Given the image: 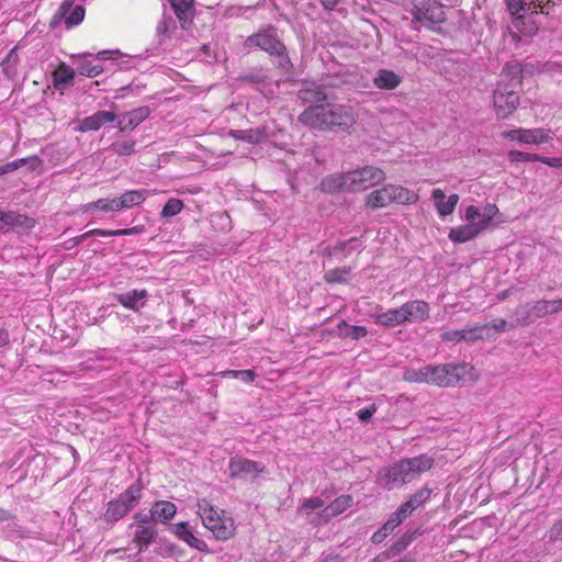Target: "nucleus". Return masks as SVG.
<instances>
[{
  "label": "nucleus",
  "instance_id": "31",
  "mask_svg": "<svg viewBox=\"0 0 562 562\" xmlns=\"http://www.w3.org/2000/svg\"><path fill=\"white\" fill-rule=\"evenodd\" d=\"M42 160L37 156H30L26 158H20L13 161L5 162L0 166V176L13 172L14 170L27 166L29 170H35L42 166Z\"/></svg>",
  "mask_w": 562,
  "mask_h": 562
},
{
  "label": "nucleus",
  "instance_id": "50",
  "mask_svg": "<svg viewBox=\"0 0 562 562\" xmlns=\"http://www.w3.org/2000/svg\"><path fill=\"white\" fill-rule=\"evenodd\" d=\"M348 244H355V249L361 248L360 239L358 237H351L348 240L338 241L335 246L327 248L328 256H335L339 252H345V251L348 252V250H347Z\"/></svg>",
  "mask_w": 562,
  "mask_h": 562
},
{
  "label": "nucleus",
  "instance_id": "26",
  "mask_svg": "<svg viewBox=\"0 0 562 562\" xmlns=\"http://www.w3.org/2000/svg\"><path fill=\"white\" fill-rule=\"evenodd\" d=\"M157 536V529L155 526H145L137 525V528H134L133 539L132 541L137 544L138 552H144L147 550L149 544L155 540Z\"/></svg>",
  "mask_w": 562,
  "mask_h": 562
},
{
  "label": "nucleus",
  "instance_id": "27",
  "mask_svg": "<svg viewBox=\"0 0 562 562\" xmlns=\"http://www.w3.org/2000/svg\"><path fill=\"white\" fill-rule=\"evenodd\" d=\"M76 71L65 63H61L53 72V86L59 91H64L72 86Z\"/></svg>",
  "mask_w": 562,
  "mask_h": 562
},
{
  "label": "nucleus",
  "instance_id": "56",
  "mask_svg": "<svg viewBox=\"0 0 562 562\" xmlns=\"http://www.w3.org/2000/svg\"><path fill=\"white\" fill-rule=\"evenodd\" d=\"M415 18L423 22L424 20L429 21L430 23H438L442 21V12L438 11L436 12H429V10L423 11L418 10Z\"/></svg>",
  "mask_w": 562,
  "mask_h": 562
},
{
  "label": "nucleus",
  "instance_id": "28",
  "mask_svg": "<svg viewBox=\"0 0 562 562\" xmlns=\"http://www.w3.org/2000/svg\"><path fill=\"white\" fill-rule=\"evenodd\" d=\"M391 203L392 200L389 184L381 189L373 190L366 198V206L372 210L385 207Z\"/></svg>",
  "mask_w": 562,
  "mask_h": 562
},
{
  "label": "nucleus",
  "instance_id": "47",
  "mask_svg": "<svg viewBox=\"0 0 562 562\" xmlns=\"http://www.w3.org/2000/svg\"><path fill=\"white\" fill-rule=\"evenodd\" d=\"M350 272V267L335 268L326 271L324 279L327 283H346Z\"/></svg>",
  "mask_w": 562,
  "mask_h": 562
},
{
  "label": "nucleus",
  "instance_id": "25",
  "mask_svg": "<svg viewBox=\"0 0 562 562\" xmlns=\"http://www.w3.org/2000/svg\"><path fill=\"white\" fill-rule=\"evenodd\" d=\"M536 321L531 303H526L524 305H519L513 312L509 321V328L526 327Z\"/></svg>",
  "mask_w": 562,
  "mask_h": 562
},
{
  "label": "nucleus",
  "instance_id": "46",
  "mask_svg": "<svg viewBox=\"0 0 562 562\" xmlns=\"http://www.w3.org/2000/svg\"><path fill=\"white\" fill-rule=\"evenodd\" d=\"M7 522L5 532L9 538L16 540L30 537V531L25 527L21 526L14 516Z\"/></svg>",
  "mask_w": 562,
  "mask_h": 562
},
{
  "label": "nucleus",
  "instance_id": "30",
  "mask_svg": "<svg viewBox=\"0 0 562 562\" xmlns=\"http://www.w3.org/2000/svg\"><path fill=\"white\" fill-rule=\"evenodd\" d=\"M149 196V191L146 189L127 190L119 196L120 206L122 210L140 205Z\"/></svg>",
  "mask_w": 562,
  "mask_h": 562
},
{
  "label": "nucleus",
  "instance_id": "61",
  "mask_svg": "<svg viewBox=\"0 0 562 562\" xmlns=\"http://www.w3.org/2000/svg\"><path fill=\"white\" fill-rule=\"evenodd\" d=\"M323 506H324V501L321 497L307 498L303 504V508H306V509H318V508H322Z\"/></svg>",
  "mask_w": 562,
  "mask_h": 562
},
{
  "label": "nucleus",
  "instance_id": "18",
  "mask_svg": "<svg viewBox=\"0 0 562 562\" xmlns=\"http://www.w3.org/2000/svg\"><path fill=\"white\" fill-rule=\"evenodd\" d=\"M171 9L183 30H188L193 22L194 0H169Z\"/></svg>",
  "mask_w": 562,
  "mask_h": 562
},
{
  "label": "nucleus",
  "instance_id": "44",
  "mask_svg": "<svg viewBox=\"0 0 562 562\" xmlns=\"http://www.w3.org/2000/svg\"><path fill=\"white\" fill-rule=\"evenodd\" d=\"M416 532H406L400 539H397L393 544L387 549L386 557L394 558L398 555L401 552L406 550V548L413 542L415 539Z\"/></svg>",
  "mask_w": 562,
  "mask_h": 562
},
{
  "label": "nucleus",
  "instance_id": "58",
  "mask_svg": "<svg viewBox=\"0 0 562 562\" xmlns=\"http://www.w3.org/2000/svg\"><path fill=\"white\" fill-rule=\"evenodd\" d=\"M441 338L445 341H456V342H459V341H462L463 338H467V337H465V334H464L463 329H458V330L445 331L441 335Z\"/></svg>",
  "mask_w": 562,
  "mask_h": 562
},
{
  "label": "nucleus",
  "instance_id": "13",
  "mask_svg": "<svg viewBox=\"0 0 562 562\" xmlns=\"http://www.w3.org/2000/svg\"><path fill=\"white\" fill-rule=\"evenodd\" d=\"M114 121H116L114 112L101 110L79 121V126L76 130L80 133L97 132L103 125Z\"/></svg>",
  "mask_w": 562,
  "mask_h": 562
},
{
  "label": "nucleus",
  "instance_id": "19",
  "mask_svg": "<svg viewBox=\"0 0 562 562\" xmlns=\"http://www.w3.org/2000/svg\"><path fill=\"white\" fill-rule=\"evenodd\" d=\"M115 297L116 301L125 308L132 310L134 312H139L140 308H143L147 302L148 292L145 289H134L125 293L116 294Z\"/></svg>",
  "mask_w": 562,
  "mask_h": 562
},
{
  "label": "nucleus",
  "instance_id": "33",
  "mask_svg": "<svg viewBox=\"0 0 562 562\" xmlns=\"http://www.w3.org/2000/svg\"><path fill=\"white\" fill-rule=\"evenodd\" d=\"M155 522H165L171 519L176 513L177 507L169 501H157L150 508Z\"/></svg>",
  "mask_w": 562,
  "mask_h": 562
},
{
  "label": "nucleus",
  "instance_id": "57",
  "mask_svg": "<svg viewBox=\"0 0 562 562\" xmlns=\"http://www.w3.org/2000/svg\"><path fill=\"white\" fill-rule=\"evenodd\" d=\"M376 409H378L376 405L371 404L367 407L359 409L357 412V417L359 418L360 422L368 423L371 419V417L373 416V414L376 412Z\"/></svg>",
  "mask_w": 562,
  "mask_h": 562
},
{
  "label": "nucleus",
  "instance_id": "32",
  "mask_svg": "<svg viewBox=\"0 0 562 562\" xmlns=\"http://www.w3.org/2000/svg\"><path fill=\"white\" fill-rule=\"evenodd\" d=\"M352 501L353 499L350 495H341L335 498L328 506L323 509L325 521L347 510L352 505Z\"/></svg>",
  "mask_w": 562,
  "mask_h": 562
},
{
  "label": "nucleus",
  "instance_id": "42",
  "mask_svg": "<svg viewBox=\"0 0 562 562\" xmlns=\"http://www.w3.org/2000/svg\"><path fill=\"white\" fill-rule=\"evenodd\" d=\"M19 55L16 52V47L12 48L4 59L1 61L0 66L5 77L9 79H13L18 74V65H19Z\"/></svg>",
  "mask_w": 562,
  "mask_h": 562
},
{
  "label": "nucleus",
  "instance_id": "14",
  "mask_svg": "<svg viewBox=\"0 0 562 562\" xmlns=\"http://www.w3.org/2000/svg\"><path fill=\"white\" fill-rule=\"evenodd\" d=\"M401 307L404 323L424 322L429 317V305L425 301L415 300L404 303Z\"/></svg>",
  "mask_w": 562,
  "mask_h": 562
},
{
  "label": "nucleus",
  "instance_id": "8",
  "mask_svg": "<svg viewBox=\"0 0 562 562\" xmlns=\"http://www.w3.org/2000/svg\"><path fill=\"white\" fill-rule=\"evenodd\" d=\"M348 178L351 192H357L381 183L385 179V173L378 167L364 166L349 171Z\"/></svg>",
  "mask_w": 562,
  "mask_h": 562
},
{
  "label": "nucleus",
  "instance_id": "49",
  "mask_svg": "<svg viewBox=\"0 0 562 562\" xmlns=\"http://www.w3.org/2000/svg\"><path fill=\"white\" fill-rule=\"evenodd\" d=\"M183 209V202L176 198H170L164 205L160 216L164 218L176 216Z\"/></svg>",
  "mask_w": 562,
  "mask_h": 562
},
{
  "label": "nucleus",
  "instance_id": "64",
  "mask_svg": "<svg viewBox=\"0 0 562 562\" xmlns=\"http://www.w3.org/2000/svg\"><path fill=\"white\" fill-rule=\"evenodd\" d=\"M540 162L546 164L553 168H562V157H542Z\"/></svg>",
  "mask_w": 562,
  "mask_h": 562
},
{
  "label": "nucleus",
  "instance_id": "45",
  "mask_svg": "<svg viewBox=\"0 0 562 562\" xmlns=\"http://www.w3.org/2000/svg\"><path fill=\"white\" fill-rule=\"evenodd\" d=\"M403 379L407 382L428 383V364L420 367L418 369H406L403 374Z\"/></svg>",
  "mask_w": 562,
  "mask_h": 562
},
{
  "label": "nucleus",
  "instance_id": "41",
  "mask_svg": "<svg viewBox=\"0 0 562 562\" xmlns=\"http://www.w3.org/2000/svg\"><path fill=\"white\" fill-rule=\"evenodd\" d=\"M507 10L512 15V22L515 18L521 15H529V12L533 11L532 8H536L532 3V0H505Z\"/></svg>",
  "mask_w": 562,
  "mask_h": 562
},
{
  "label": "nucleus",
  "instance_id": "16",
  "mask_svg": "<svg viewBox=\"0 0 562 562\" xmlns=\"http://www.w3.org/2000/svg\"><path fill=\"white\" fill-rule=\"evenodd\" d=\"M524 69L518 61L506 63L499 76L498 85L503 88L507 86V89L516 90L521 86Z\"/></svg>",
  "mask_w": 562,
  "mask_h": 562
},
{
  "label": "nucleus",
  "instance_id": "3",
  "mask_svg": "<svg viewBox=\"0 0 562 562\" xmlns=\"http://www.w3.org/2000/svg\"><path fill=\"white\" fill-rule=\"evenodd\" d=\"M434 459L427 454H420L409 459H403L385 468L380 475V482L386 490L402 486L418 479L424 472L431 469Z\"/></svg>",
  "mask_w": 562,
  "mask_h": 562
},
{
  "label": "nucleus",
  "instance_id": "60",
  "mask_svg": "<svg viewBox=\"0 0 562 562\" xmlns=\"http://www.w3.org/2000/svg\"><path fill=\"white\" fill-rule=\"evenodd\" d=\"M476 218H481L480 210L474 205L468 206L465 209V220L469 223H477Z\"/></svg>",
  "mask_w": 562,
  "mask_h": 562
},
{
  "label": "nucleus",
  "instance_id": "23",
  "mask_svg": "<svg viewBox=\"0 0 562 562\" xmlns=\"http://www.w3.org/2000/svg\"><path fill=\"white\" fill-rule=\"evenodd\" d=\"M431 198L434 199L438 214L441 217L452 214L459 202V195L456 193L449 195L445 201L446 194L441 189H434Z\"/></svg>",
  "mask_w": 562,
  "mask_h": 562
},
{
  "label": "nucleus",
  "instance_id": "35",
  "mask_svg": "<svg viewBox=\"0 0 562 562\" xmlns=\"http://www.w3.org/2000/svg\"><path fill=\"white\" fill-rule=\"evenodd\" d=\"M176 29V21L172 15L162 12L161 19L156 26V38L159 44H162L167 38H170L171 32Z\"/></svg>",
  "mask_w": 562,
  "mask_h": 562
},
{
  "label": "nucleus",
  "instance_id": "15",
  "mask_svg": "<svg viewBox=\"0 0 562 562\" xmlns=\"http://www.w3.org/2000/svg\"><path fill=\"white\" fill-rule=\"evenodd\" d=\"M170 529L180 540L184 541L191 548L200 552H210L206 542L193 535L187 521L171 525Z\"/></svg>",
  "mask_w": 562,
  "mask_h": 562
},
{
  "label": "nucleus",
  "instance_id": "24",
  "mask_svg": "<svg viewBox=\"0 0 562 562\" xmlns=\"http://www.w3.org/2000/svg\"><path fill=\"white\" fill-rule=\"evenodd\" d=\"M402 81L403 78L400 75L389 69H379L372 79L374 87L381 90H394Z\"/></svg>",
  "mask_w": 562,
  "mask_h": 562
},
{
  "label": "nucleus",
  "instance_id": "53",
  "mask_svg": "<svg viewBox=\"0 0 562 562\" xmlns=\"http://www.w3.org/2000/svg\"><path fill=\"white\" fill-rule=\"evenodd\" d=\"M488 325H475L473 327L464 328V334L467 338H463L464 341H475L484 338L483 330H487Z\"/></svg>",
  "mask_w": 562,
  "mask_h": 562
},
{
  "label": "nucleus",
  "instance_id": "38",
  "mask_svg": "<svg viewBox=\"0 0 562 562\" xmlns=\"http://www.w3.org/2000/svg\"><path fill=\"white\" fill-rule=\"evenodd\" d=\"M392 203L412 204L418 199L417 194L402 186L389 184Z\"/></svg>",
  "mask_w": 562,
  "mask_h": 562
},
{
  "label": "nucleus",
  "instance_id": "39",
  "mask_svg": "<svg viewBox=\"0 0 562 562\" xmlns=\"http://www.w3.org/2000/svg\"><path fill=\"white\" fill-rule=\"evenodd\" d=\"M136 140L131 137L116 138L109 147V150L117 156H131L136 153Z\"/></svg>",
  "mask_w": 562,
  "mask_h": 562
},
{
  "label": "nucleus",
  "instance_id": "10",
  "mask_svg": "<svg viewBox=\"0 0 562 562\" xmlns=\"http://www.w3.org/2000/svg\"><path fill=\"white\" fill-rule=\"evenodd\" d=\"M265 467L246 458H232L228 464L229 476L236 480L256 479Z\"/></svg>",
  "mask_w": 562,
  "mask_h": 562
},
{
  "label": "nucleus",
  "instance_id": "12",
  "mask_svg": "<svg viewBox=\"0 0 562 562\" xmlns=\"http://www.w3.org/2000/svg\"><path fill=\"white\" fill-rule=\"evenodd\" d=\"M297 97L304 103L323 104L324 101L331 98L328 88L317 82H303L302 88L297 92Z\"/></svg>",
  "mask_w": 562,
  "mask_h": 562
},
{
  "label": "nucleus",
  "instance_id": "54",
  "mask_svg": "<svg viewBox=\"0 0 562 562\" xmlns=\"http://www.w3.org/2000/svg\"><path fill=\"white\" fill-rule=\"evenodd\" d=\"M134 521L130 525V529L137 528V525H145V526H155L156 522L154 520L151 510L149 514H145L142 512H137L133 516Z\"/></svg>",
  "mask_w": 562,
  "mask_h": 562
},
{
  "label": "nucleus",
  "instance_id": "11",
  "mask_svg": "<svg viewBox=\"0 0 562 562\" xmlns=\"http://www.w3.org/2000/svg\"><path fill=\"white\" fill-rule=\"evenodd\" d=\"M151 110L144 105L122 114H116L117 128L120 133L132 131L149 117Z\"/></svg>",
  "mask_w": 562,
  "mask_h": 562
},
{
  "label": "nucleus",
  "instance_id": "2",
  "mask_svg": "<svg viewBox=\"0 0 562 562\" xmlns=\"http://www.w3.org/2000/svg\"><path fill=\"white\" fill-rule=\"evenodd\" d=\"M247 48H259L266 52L274 66L284 75L292 74L294 66L284 43L278 36L277 27L268 24L245 40Z\"/></svg>",
  "mask_w": 562,
  "mask_h": 562
},
{
  "label": "nucleus",
  "instance_id": "17",
  "mask_svg": "<svg viewBox=\"0 0 562 562\" xmlns=\"http://www.w3.org/2000/svg\"><path fill=\"white\" fill-rule=\"evenodd\" d=\"M349 171L344 173H333L322 179L319 183L321 191L325 193H337L341 191L351 192L349 184Z\"/></svg>",
  "mask_w": 562,
  "mask_h": 562
},
{
  "label": "nucleus",
  "instance_id": "48",
  "mask_svg": "<svg viewBox=\"0 0 562 562\" xmlns=\"http://www.w3.org/2000/svg\"><path fill=\"white\" fill-rule=\"evenodd\" d=\"M77 71L86 77L94 78L103 71L100 64H93L91 60L83 59L79 63Z\"/></svg>",
  "mask_w": 562,
  "mask_h": 562
},
{
  "label": "nucleus",
  "instance_id": "6",
  "mask_svg": "<svg viewBox=\"0 0 562 562\" xmlns=\"http://www.w3.org/2000/svg\"><path fill=\"white\" fill-rule=\"evenodd\" d=\"M536 12H529V15L517 16L513 21V26L524 35H533L539 26L543 23V19L555 14V2L551 0H532Z\"/></svg>",
  "mask_w": 562,
  "mask_h": 562
},
{
  "label": "nucleus",
  "instance_id": "36",
  "mask_svg": "<svg viewBox=\"0 0 562 562\" xmlns=\"http://www.w3.org/2000/svg\"><path fill=\"white\" fill-rule=\"evenodd\" d=\"M119 202H120L119 196L113 198V199L102 198L97 201L85 204L82 209L85 212H91L94 210H99V211L105 212V213L120 212V211H122V209H121Z\"/></svg>",
  "mask_w": 562,
  "mask_h": 562
},
{
  "label": "nucleus",
  "instance_id": "4",
  "mask_svg": "<svg viewBox=\"0 0 562 562\" xmlns=\"http://www.w3.org/2000/svg\"><path fill=\"white\" fill-rule=\"evenodd\" d=\"M198 514L201 517L203 526L207 528L215 539L224 541L234 536V520L224 515V510L213 506L206 499L198 503Z\"/></svg>",
  "mask_w": 562,
  "mask_h": 562
},
{
  "label": "nucleus",
  "instance_id": "40",
  "mask_svg": "<svg viewBox=\"0 0 562 562\" xmlns=\"http://www.w3.org/2000/svg\"><path fill=\"white\" fill-rule=\"evenodd\" d=\"M36 224L33 217L21 214L15 211H10L9 231H29Z\"/></svg>",
  "mask_w": 562,
  "mask_h": 562
},
{
  "label": "nucleus",
  "instance_id": "43",
  "mask_svg": "<svg viewBox=\"0 0 562 562\" xmlns=\"http://www.w3.org/2000/svg\"><path fill=\"white\" fill-rule=\"evenodd\" d=\"M228 135L234 139L244 140L249 144L260 143L263 136L258 130H231Z\"/></svg>",
  "mask_w": 562,
  "mask_h": 562
},
{
  "label": "nucleus",
  "instance_id": "21",
  "mask_svg": "<svg viewBox=\"0 0 562 562\" xmlns=\"http://www.w3.org/2000/svg\"><path fill=\"white\" fill-rule=\"evenodd\" d=\"M484 228L479 223H468L453 227L449 232V239L456 244L467 243L474 239Z\"/></svg>",
  "mask_w": 562,
  "mask_h": 562
},
{
  "label": "nucleus",
  "instance_id": "9",
  "mask_svg": "<svg viewBox=\"0 0 562 562\" xmlns=\"http://www.w3.org/2000/svg\"><path fill=\"white\" fill-rule=\"evenodd\" d=\"M494 108L496 115L499 119H507L519 104V97L516 90L507 89V86L503 88L502 85H497L493 94Z\"/></svg>",
  "mask_w": 562,
  "mask_h": 562
},
{
  "label": "nucleus",
  "instance_id": "1",
  "mask_svg": "<svg viewBox=\"0 0 562 562\" xmlns=\"http://www.w3.org/2000/svg\"><path fill=\"white\" fill-rule=\"evenodd\" d=\"M299 121L321 131L346 132L356 123V115L349 105L327 103L305 109Z\"/></svg>",
  "mask_w": 562,
  "mask_h": 562
},
{
  "label": "nucleus",
  "instance_id": "5",
  "mask_svg": "<svg viewBox=\"0 0 562 562\" xmlns=\"http://www.w3.org/2000/svg\"><path fill=\"white\" fill-rule=\"evenodd\" d=\"M143 485L140 480L130 485L116 498L108 503L106 510L102 515V519L110 525L125 517L134 509L142 498Z\"/></svg>",
  "mask_w": 562,
  "mask_h": 562
},
{
  "label": "nucleus",
  "instance_id": "59",
  "mask_svg": "<svg viewBox=\"0 0 562 562\" xmlns=\"http://www.w3.org/2000/svg\"><path fill=\"white\" fill-rule=\"evenodd\" d=\"M486 325H488V329L493 328L496 333H504V331L510 329L509 328V322H507L504 318L492 319Z\"/></svg>",
  "mask_w": 562,
  "mask_h": 562
},
{
  "label": "nucleus",
  "instance_id": "34",
  "mask_svg": "<svg viewBox=\"0 0 562 562\" xmlns=\"http://www.w3.org/2000/svg\"><path fill=\"white\" fill-rule=\"evenodd\" d=\"M371 317L373 318L375 324L385 327H395L404 324L401 307L391 308L384 313L372 315Z\"/></svg>",
  "mask_w": 562,
  "mask_h": 562
},
{
  "label": "nucleus",
  "instance_id": "62",
  "mask_svg": "<svg viewBox=\"0 0 562 562\" xmlns=\"http://www.w3.org/2000/svg\"><path fill=\"white\" fill-rule=\"evenodd\" d=\"M550 540L559 541L562 540V519L555 522L550 529Z\"/></svg>",
  "mask_w": 562,
  "mask_h": 562
},
{
  "label": "nucleus",
  "instance_id": "52",
  "mask_svg": "<svg viewBox=\"0 0 562 562\" xmlns=\"http://www.w3.org/2000/svg\"><path fill=\"white\" fill-rule=\"evenodd\" d=\"M498 213V207L495 205V204H486L484 206V210L483 212L481 213V218L477 221V223L480 225H482V227L484 229H486L491 223V221L493 220V217Z\"/></svg>",
  "mask_w": 562,
  "mask_h": 562
},
{
  "label": "nucleus",
  "instance_id": "63",
  "mask_svg": "<svg viewBox=\"0 0 562 562\" xmlns=\"http://www.w3.org/2000/svg\"><path fill=\"white\" fill-rule=\"evenodd\" d=\"M256 375L257 374L252 370H238L236 379H238L243 382H246V383H250V382H254Z\"/></svg>",
  "mask_w": 562,
  "mask_h": 562
},
{
  "label": "nucleus",
  "instance_id": "7",
  "mask_svg": "<svg viewBox=\"0 0 562 562\" xmlns=\"http://www.w3.org/2000/svg\"><path fill=\"white\" fill-rule=\"evenodd\" d=\"M467 368L465 363L428 364V384L453 386L464 378Z\"/></svg>",
  "mask_w": 562,
  "mask_h": 562
},
{
  "label": "nucleus",
  "instance_id": "51",
  "mask_svg": "<svg viewBox=\"0 0 562 562\" xmlns=\"http://www.w3.org/2000/svg\"><path fill=\"white\" fill-rule=\"evenodd\" d=\"M508 159L512 162H529V161H540L541 156L537 154L524 153L520 150H509Z\"/></svg>",
  "mask_w": 562,
  "mask_h": 562
},
{
  "label": "nucleus",
  "instance_id": "37",
  "mask_svg": "<svg viewBox=\"0 0 562 562\" xmlns=\"http://www.w3.org/2000/svg\"><path fill=\"white\" fill-rule=\"evenodd\" d=\"M337 335L340 338L359 340L368 335V329L364 326L349 325L346 321H341L337 325Z\"/></svg>",
  "mask_w": 562,
  "mask_h": 562
},
{
  "label": "nucleus",
  "instance_id": "55",
  "mask_svg": "<svg viewBox=\"0 0 562 562\" xmlns=\"http://www.w3.org/2000/svg\"><path fill=\"white\" fill-rule=\"evenodd\" d=\"M430 494H431V490L428 488V487H423L420 488L419 491H417L415 494H413L411 497H409V502L413 504V506H415V508L417 509L418 507H420L423 504H425L429 497H430Z\"/></svg>",
  "mask_w": 562,
  "mask_h": 562
},
{
  "label": "nucleus",
  "instance_id": "29",
  "mask_svg": "<svg viewBox=\"0 0 562 562\" xmlns=\"http://www.w3.org/2000/svg\"><path fill=\"white\" fill-rule=\"evenodd\" d=\"M536 319L559 313L562 311V299L559 300H539L530 302Z\"/></svg>",
  "mask_w": 562,
  "mask_h": 562
},
{
  "label": "nucleus",
  "instance_id": "22",
  "mask_svg": "<svg viewBox=\"0 0 562 562\" xmlns=\"http://www.w3.org/2000/svg\"><path fill=\"white\" fill-rule=\"evenodd\" d=\"M508 136L524 144H543L548 143L550 139V136L541 128L513 130L508 133Z\"/></svg>",
  "mask_w": 562,
  "mask_h": 562
},
{
  "label": "nucleus",
  "instance_id": "20",
  "mask_svg": "<svg viewBox=\"0 0 562 562\" xmlns=\"http://www.w3.org/2000/svg\"><path fill=\"white\" fill-rule=\"evenodd\" d=\"M85 13L83 5L72 7V0H65L57 11V15L65 18V24L68 29L80 24L83 21Z\"/></svg>",
  "mask_w": 562,
  "mask_h": 562
}]
</instances>
